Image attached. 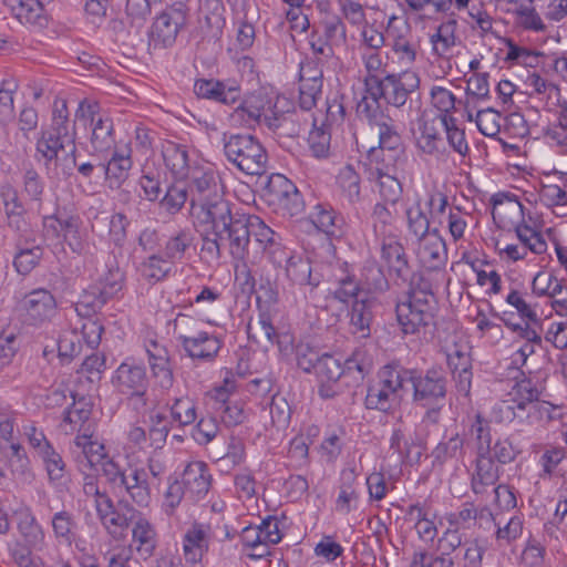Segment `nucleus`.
I'll list each match as a JSON object with an SVG mask.
<instances>
[{"instance_id": "57", "label": "nucleus", "mask_w": 567, "mask_h": 567, "mask_svg": "<svg viewBox=\"0 0 567 567\" xmlns=\"http://www.w3.org/2000/svg\"><path fill=\"white\" fill-rule=\"evenodd\" d=\"M355 478V474L352 470L342 473L343 483L337 498V509L341 513H350L353 507L352 505L358 501L359 494L352 486Z\"/></svg>"}, {"instance_id": "53", "label": "nucleus", "mask_w": 567, "mask_h": 567, "mask_svg": "<svg viewBox=\"0 0 567 567\" xmlns=\"http://www.w3.org/2000/svg\"><path fill=\"white\" fill-rule=\"evenodd\" d=\"M172 270L171 261L164 256L151 255L140 266L142 276L147 280L159 281Z\"/></svg>"}, {"instance_id": "8", "label": "nucleus", "mask_w": 567, "mask_h": 567, "mask_svg": "<svg viewBox=\"0 0 567 567\" xmlns=\"http://www.w3.org/2000/svg\"><path fill=\"white\" fill-rule=\"evenodd\" d=\"M286 102V99L278 97L272 105L264 95H251L237 106L230 115L233 124L254 128L256 125L265 123L269 128L280 126L284 118V112H279L278 104Z\"/></svg>"}, {"instance_id": "15", "label": "nucleus", "mask_w": 567, "mask_h": 567, "mask_svg": "<svg viewBox=\"0 0 567 567\" xmlns=\"http://www.w3.org/2000/svg\"><path fill=\"white\" fill-rule=\"evenodd\" d=\"M186 179L193 208L224 193L219 177L209 167L195 165Z\"/></svg>"}, {"instance_id": "55", "label": "nucleus", "mask_w": 567, "mask_h": 567, "mask_svg": "<svg viewBox=\"0 0 567 567\" xmlns=\"http://www.w3.org/2000/svg\"><path fill=\"white\" fill-rule=\"evenodd\" d=\"M456 122L453 115H445V117L442 118V125L444 126L450 146L454 152L465 157L470 152V147L465 138L464 130L458 128Z\"/></svg>"}, {"instance_id": "20", "label": "nucleus", "mask_w": 567, "mask_h": 567, "mask_svg": "<svg viewBox=\"0 0 567 567\" xmlns=\"http://www.w3.org/2000/svg\"><path fill=\"white\" fill-rule=\"evenodd\" d=\"M419 240L417 258L429 270H440L447 262V249L443 237L437 229L431 230L430 235Z\"/></svg>"}, {"instance_id": "54", "label": "nucleus", "mask_w": 567, "mask_h": 567, "mask_svg": "<svg viewBox=\"0 0 567 567\" xmlns=\"http://www.w3.org/2000/svg\"><path fill=\"white\" fill-rule=\"evenodd\" d=\"M321 38L332 49L342 48L347 44V27L339 17H331L322 22Z\"/></svg>"}, {"instance_id": "58", "label": "nucleus", "mask_w": 567, "mask_h": 567, "mask_svg": "<svg viewBox=\"0 0 567 567\" xmlns=\"http://www.w3.org/2000/svg\"><path fill=\"white\" fill-rule=\"evenodd\" d=\"M416 145L424 154L436 155L441 153L443 141L435 126L425 122L420 128V136L417 137Z\"/></svg>"}, {"instance_id": "3", "label": "nucleus", "mask_w": 567, "mask_h": 567, "mask_svg": "<svg viewBox=\"0 0 567 567\" xmlns=\"http://www.w3.org/2000/svg\"><path fill=\"white\" fill-rule=\"evenodd\" d=\"M436 299L431 284L423 278H413L405 300L396 303L398 323L404 334H416L433 322Z\"/></svg>"}, {"instance_id": "59", "label": "nucleus", "mask_w": 567, "mask_h": 567, "mask_svg": "<svg viewBox=\"0 0 567 567\" xmlns=\"http://www.w3.org/2000/svg\"><path fill=\"white\" fill-rule=\"evenodd\" d=\"M248 338L256 342L266 340L270 343L275 342L276 329L271 323L267 313H260L256 321H250L247 326Z\"/></svg>"}, {"instance_id": "25", "label": "nucleus", "mask_w": 567, "mask_h": 567, "mask_svg": "<svg viewBox=\"0 0 567 567\" xmlns=\"http://www.w3.org/2000/svg\"><path fill=\"white\" fill-rule=\"evenodd\" d=\"M112 156L107 162H99L105 178L121 184L128 176V172L133 166L132 150L128 144L117 145L113 147Z\"/></svg>"}, {"instance_id": "14", "label": "nucleus", "mask_w": 567, "mask_h": 567, "mask_svg": "<svg viewBox=\"0 0 567 567\" xmlns=\"http://www.w3.org/2000/svg\"><path fill=\"white\" fill-rule=\"evenodd\" d=\"M123 285V274L118 268L110 269L97 282L90 286L81 296L76 310L80 315H90L101 309L111 298L115 297Z\"/></svg>"}, {"instance_id": "43", "label": "nucleus", "mask_w": 567, "mask_h": 567, "mask_svg": "<svg viewBox=\"0 0 567 567\" xmlns=\"http://www.w3.org/2000/svg\"><path fill=\"white\" fill-rule=\"evenodd\" d=\"M381 254L383 260L399 277L406 275L409 265L405 251L403 246L394 239V235L383 238Z\"/></svg>"}, {"instance_id": "12", "label": "nucleus", "mask_w": 567, "mask_h": 567, "mask_svg": "<svg viewBox=\"0 0 567 567\" xmlns=\"http://www.w3.org/2000/svg\"><path fill=\"white\" fill-rule=\"evenodd\" d=\"M199 212L197 213V220L200 224L209 225L213 231L217 234L225 233L228 244H233L235 225L240 219H245V214H231L229 202L224 198V193L219 194L217 198H212L198 205Z\"/></svg>"}, {"instance_id": "24", "label": "nucleus", "mask_w": 567, "mask_h": 567, "mask_svg": "<svg viewBox=\"0 0 567 567\" xmlns=\"http://www.w3.org/2000/svg\"><path fill=\"white\" fill-rule=\"evenodd\" d=\"M498 480V467L491 455V450L476 451L475 468L472 474V489L475 494H483L487 487L494 486Z\"/></svg>"}, {"instance_id": "47", "label": "nucleus", "mask_w": 567, "mask_h": 567, "mask_svg": "<svg viewBox=\"0 0 567 567\" xmlns=\"http://www.w3.org/2000/svg\"><path fill=\"white\" fill-rule=\"evenodd\" d=\"M391 449L396 450L401 457L409 463L419 462L423 454L421 441L405 440L400 430H395L391 436Z\"/></svg>"}, {"instance_id": "62", "label": "nucleus", "mask_w": 567, "mask_h": 567, "mask_svg": "<svg viewBox=\"0 0 567 567\" xmlns=\"http://www.w3.org/2000/svg\"><path fill=\"white\" fill-rule=\"evenodd\" d=\"M409 231L417 239L430 235V221L420 204L409 207L405 212Z\"/></svg>"}, {"instance_id": "32", "label": "nucleus", "mask_w": 567, "mask_h": 567, "mask_svg": "<svg viewBox=\"0 0 567 567\" xmlns=\"http://www.w3.org/2000/svg\"><path fill=\"white\" fill-rule=\"evenodd\" d=\"M4 6L23 24L44 25V9L38 0H3Z\"/></svg>"}, {"instance_id": "19", "label": "nucleus", "mask_w": 567, "mask_h": 567, "mask_svg": "<svg viewBox=\"0 0 567 567\" xmlns=\"http://www.w3.org/2000/svg\"><path fill=\"white\" fill-rule=\"evenodd\" d=\"M130 511L133 524L132 546L142 559L147 560L155 554L157 547L156 529L144 514L133 508Z\"/></svg>"}, {"instance_id": "26", "label": "nucleus", "mask_w": 567, "mask_h": 567, "mask_svg": "<svg viewBox=\"0 0 567 567\" xmlns=\"http://www.w3.org/2000/svg\"><path fill=\"white\" fill-rule=\"evenodd\" d=\"M17 527L23 545L30 550L41 551L45 547V534L30 509L17 514Z\"/></svg>"}, {"instance_id": "34", "label": "nucleus", "mask_w": 567, "mask_h": 567, "mask_svg": "<svg viewBox=\"0 0 567 567\" xmlns=\"http://www.w3.org/2000/svg\"><path fill=\"white\" fill-rule=\"evenodd\" d=\"M95 511L101 524L113 537L122 535L128 527L130 523H132L131 516L127 517L125 514L120 513L114 507L111 498L102 499L97 504V508Z\"/></svg>"}, {"instance_id": "9", "label": "nucleus", "mask_w": 567, "mask_h": 567, "mask_svg": "<svg viewBox=\"0 0 567 567\" xmlns=\"http://www.w3.org/2000/svg\"><path fill=\"white\" fill-rule=\"evenodd\" d=\"M76 116L90 121V144L93 150V157L105 156L113 147L118 145L115 143L113 120L100 110L96 102L82 101L79 104Z\"/></svg>"}, {"instance_id": "35", "label": "nucleus", "mask_w": 567, "mask_h": 567, "mask_svg": "<svg viewBox=\"0 0 567 567\" xmlns=\"http://www.w3.org/2000/svg\"><path fill=\"white\" fill-rule=\"evenodd\" d=\"M204 18L199 21L200 29L206 38L218 39L225 27V7L221 0H212L208 6H202Z\"/></svg>"}, {"instance_id": "10", "label": "nucleus", "mask_w": 567, "mask_h": 567, "mask_svg": "<svg viewBox=\"0 0 567 567\" xmlns=\"http://www.w3.org/2000/svg\"><path fill=\"white\" fill-rule=\"evenodd\" d=\"M507 398L526 413L528 424H544L555 419L556 409L548 402L539 401V391L532 380L516 382Z\"/></svg>"}, {"instance_id": "11", "label": "nucleus", "mask_w": 567, "mask_h": 567, "mask_svg": "<svg viewBox=\"0 0 567 567\" xmlns=\"http://www.w3.org/2000/svg\"><path fill=\"white\" fill-rule=\"evenodd\" d=\"M188 20V7L184 2H174L154 18L150 30V40L154 47H172L178 33Z\"/></svg>"}, {"instance_id": "29", "label": "nucleus", "mask_w": 567, "mask_h": 567, "mask_svg": "<svg viewBox=\"0 0 567 567\" xmlns=\"http://www.w3.org/2000/svg\"><path fill=\"white\" fill-rule=\"evenodd\" d=\"M194 92L198 97L208 99L224 104H233L239 99V90L236 86H227L214 79H200L194 84Z\"/></svg>"}, {"instance_id": "42", "label": "nucleus", "mask_w": 567, "mask_h": 567, "mask_svg": "<svg viewBox=\"0 0 567 567\" xmlns=\"http://www.w3.org/2000/svg\"><path fill=\"white\" fill-rule=\"evenodd\" d=\"M286 272L293 284L309 286L311 290L320 284V277L312 274L310 261L301 257L289 258Z\"/></svg>"}, {"instance_id": "56", "label": "nucleus", "mask_w": 567, "mask_h": 567, "mask_svg": "<svg viewBox=\"0 0 567 567\" xmlns=\"http://www.w3.org/2000/svg\"><path fill=\"white\" fill-rule=\"evenodd\" d=\"M338 182L342 189V194L351 204L360 200V176L351 165H347L340 169Z\"/></svg>"}, {"instance_id": "27", "label": "nucleus", "mask_w": 567, "mask_h": 567, "mask_svg": "<svg viewBox=\"0 0 567 567\" xmlns=\"http://www.w3.org/2000/svg\"><path fill=\"white\" fill-rule=\"evenodd\" d=\"M221 346L223 341L216 334L198 331L196 337L187 340L183 349L193 360L210 362L217 357Z\"/></svg>"}, {"instance_id": "1", "label": "nucleus", "mask_w": 567, "mask_h": 567, "mask_svg": "<svg viewBox=\"0 0 567 567\" xmlns=\"http://www.w3.org/2000/svg\"><path fill=\"white\" fill-rule=\"evenodd\" d=\"M420 83L419 74L411 70L390 73L383 78L371 76L367 81V93L357 105V112L369 122V125L384 123L396 126L390 115L381 109L380 100L388 105L401 109L411 94L419 90Z\"/></svg>"}, {"instance_id": "40", "label": "nucleus", "mask_w": 567, "mask_h": 567, "mask_svg": "<svg viewBox=\"0 0 567 567\" xmlns=\"http://www.w3.org/2000/svg\"><path fill=\"white\" fill-rule=\"evenodd\" d=\"M367 178L370 183H374L383 202L394 205L401 198L403 188L398 173L368 175Z\"/></svg>"}, {"instance_id": "60", "label": "nucleus", "mask_w": 567, "mask_h": 567, "mask_svg": "<svg viewBox=\"0 0 567 567\" xmlns=\"http://www.w3.org/2000/svg\"><path fill=\"white\" fill-rule=\"evenodd\" d=\"M400 399L394 394L390 393V391H386L385 388L377 383L368 389L365 406L368 409L388 411Z\"/></svg>"}, {"instance_id": "23", "label": "nucleus", "mask_w": 567, "mask_h": 567, "mask_svg": "<svg viewBox=\"0 0 567 567\" xmlns=\"http://www.w3.org/2000/svg\"><path fill=\"white\" fill-rule=\"evenodd\" d=\"M162 157L165 167L176 179H186L189 172L197 165L189 156L185 145L172 141L162 144Z\"/></svg>"}, {"instance_id": "6", "label": "nucleus", "mask_w": 567, "mask_h": 567, "mask_svg": "<svg viewBox=\"0 0 567 567\" xmlns=\"http://www.w3.org/2000/svg\"><path fill=\"white\" fill-rule=\"evenodd\" d=\"M227 159L247 175L266 172L268 156L261 143L252 135H231L224 143Z\"/></svg>"}, {"instance_id": "51", "label": "nucleus", "mask_w": 567, "mask_h": 567, "mask_svg": "<svg viewBox=\"0 0 567 567\" xmlns=\"http://www.w3.org/2000/svg\"><path fill=\"white\" fill-rule=\"evenodd\" d=\"M360 287L368 293H381L389 289V282L379 266L369 265L363 268Z\"/></svg>"}, {"instance_id": "22", "label": "nucleus", "mask_w": 567, "mask_h": 567, "mask_svg": "<svg viewBox=\"0 0 567 567\" xmlns=\"http://www.w3.org/2000/svg\"><path fill=\"white\" fill-rule=\"evenodd\" d=\"M319 381V393L322 398L329 399L336 395L333 386L343 374V365L340 360L330 354H322L316 361L312 369Z\"/></svg>"}, {"instance_id": "48", "label": "nucleus", "mask_w": 567, "mask_h": 567, "mask_svg": "<svg viewBox=\"0 0 567 567\" xmlns=\"http://www.w3.org/2000/svg\"><path fill=\"white\" fill-rule=\"evenodd\" d=\"M533 2V0H529ZM515 23L524 30L544 32L546 24L536 9L529 4H519L513 10Z\"/></svg>"}, {"instance_id": "52", "label": "nucleus", "mask_w": 567, "mask_h": 567, "mask_svg": "<svg viewBox=\"0 0 567 567\" xmlns=\"http://www.w3.org/2000/svg\"><path fill=\"white\" fill-rule=\"evenodd\" d=\"M48 473L49 480L54 485H61L65 480V463L62 456L53 449L47 447L44 452L39 454Z\"/></svg>"}, {"instance_id": "17", "label": "nucleus", "mask_w": 567, "mask_h": 567, "mask_svg": "<svg viewBox=\"0 0 567 567\" xmlns=\"http://www.w3.org/2000/svg\"><path fill=\"white\" fill-rule=\"evenodd\" d=\"M93 433L94 429H85L84 433L78 434L73 440L75 450L72 453L81 473H85V470L92 471L107 457L105 446L92 440Z\"/></svg>"}, {"instance_id": "61", "label": "nucleus", "mask_w": 567, "mask_h": 567, "mask_svg": "<svg viewBox=\"0 0 567 567\" xmlns=\"http://www.w3.org/2000/svg\"><path fill=\"white\" fill-rule=\"evenodd\" d=\"M171 414L173 420L179 425H189L197 419L196 404L190 398L182 396L174 401Z\"/></svg>"}, {"instance_id": "63", "label": "nucleus", "mask_w": 567, "mask_h": 567, "mask_svg": "<svg viewBox=\"0 0 567 567\" xmlns=\"http://www.w3.org/2000/svg\"><path fill=\"white\" fill-rule=\"evenodd\" d=\"M493 414L499 423H511L516 421L518 426H523L526 420V413L518 410V406L508 398L497 403L493 409Z\"/></svg>"}, {"instance_id": "39", "label": "nucleus", "mask_w": 567, "mask_h": 567, "mask_svg": "<svg viewBox=\"0 0 567 567\" xmlns=\"http://www.w3.org/2000/svg\"><path fill=\"white\" fill-rule=\"evenodd\" d=\"M72 251L83 255L90 251V245L86 241V234L82 229V220L79 216H65L62 237Z\"/></svg>"}, {"instance_id": "36", "label": "nucleus", "mask_w": 567, "mask_h": 567, "mask_svg": "<svg viewBox=\"0 0 567 567\" xmlns=\"http://www.w3.org/2000/svg\"><path fill=\"white\" fill-rule=\"evenodd\" d=\"M90 416L91 410L84 402H74L73 405L65 411L60 427L66 435L75 432H78V434L84 433L85 429H94Z\"/></svg>"}, {"instance_id": "21", "label": "nucleus", "mask_w": 567, "mask_h": 567, "mask_svg": "<svg viewBox=\"0 0 567 567\" xmlns=\"http://www.w3.org/2000/svg\"><path fill=\"white\" fill-rule=\"evenodd\" d=\"M186 498L197 502L205 497L210 488L212 476L204 462H190L185 467L182 480Z\"/></svg>"}, {"instance_id": "31", "label": "nucleus", "mask_w": 567, "mask_h": 567, "mask_svg": "<svg viewBox=\"0 0 567 567\" xmlns=\"http://www.w3.org/2000/svg\"><path fill=\"white\" fill-rule=\"evenodd\" d=\"M445 519L449 526L460 530L470 528L472 523H478L480 526L484 522L489 523L493 520V514L487 507L476 508L473 504L465 503L458 511L446 514Z\"/></svg>"}, {"instance_id": "37", "label": "nucleus", "mask_w": 567, "mask_h": 567, "mask_svg": "<svg viewBox=\"0 0 567 567\" xmlns=\"http://www.w3.org/2000/svg\"><path fill=\"white\" fill-rule=\"evenodd\" d=\"M373 300L370 298L357 299L351 308L350 327L353 334L360 338L370 336V326L373 320Z\"/></svg>"}, {"instance_id": "41", "label": "nucleus", "mask_w": 567, "mask_h": 567, "mask_svg": "<svg viewBox=\"0 0 567 567\" xmlns=\"http://www.w3.org/2000/svg\"><path fill=\"white\" fill-rule=\"evenodd\" d=\"M412 371L400 368L395 364H388L382 368L379 373L380 381L378 382L386 391L401 399L404 385L411 382Z\"/></svg>"}, {"instance_id": "30", "label": "nucleus", "mask_w": 567, "mask_h": 567, "mask_svg": "<svg viewBox=\"0 0 567 567\" xmlns=\"http://www.w3.org/2000/svg\"><path fill=\"white\" fill-rule=\"evenodd\" d=\"M120 488H123L131 499L138 506H148L151 502V487L144 468H131L130 473L124 475L123 483L120 485Z\"/></svg>"}, {"instance_id": "50", "label": "nucleus", "mask_w": 567, "mask_h": 567, "mask_svg": "<svg viewBox=\"0 0 567 567\" xmlns=\"http://www.w3.org/2000/svg\"><path fill=\"white\" fill-rule=\"evenodd\" d=\"M395 215L383 203H377L372 210V224L377 236L382 238L394 235Z\"/></svg>"}, {"instance_id": "45", "label": "nucleus", "mask_w": 567, "mask_h": 567, "mask_svg": "<svg viewBox=\"0 0 567 567\" xmlns=\"http://www.w3.org/2000/svg\"><path fill=\"white\" fill-rule=\"evenodd\" d=\"M310 218L319 230L329 236H334L340 231L342 218L329 206L316 205Z\"/></svg>"}, {"instance_id": "64", "label": "nucleus", "mask_w": 567, "mask_h": 567, "mask_svg": "<svg viewBox=\"0 0 567 567\" xmlns=\"http://www.w3.org/2000/svg\"><path fill=\"white\" fill-rule=\"evenodd\" d=\"M431 104L440 112V118L452 115L455 110V95L447 89L434 85L430 92Z\"/></svg>"}, {"instance_id": "7", "label": "nucleus", "mask_w": 567, "mask_h": 567, "mask_svg": "<svg viewBox=\"0 0 567 567\" xmlns=\"http://www.w3.org/2000/svg\"><path fill=\"white\" fill-rule=\"evenodd\" d=\"M410 383L413 386V401L427 409L425 419L436 423L446 396L444 373L436 369H430L424 374L412 371Z\"/></svg>"}, {"instance_id": "46", "label": "nucleus", "mask_w": 567, "mask_h": 567, "mask_svg": "<svg viewBox=\"0 0 567 567\" xmlns=\"http://www.w3.org/2000/svg\"><path fill=\"white\" fill-rule=\"evenodd\" d=\"M193 240L194 237L189 230H179L167 239L164 247V256L171 261L172 265L183 260L186 251L193 244Z\"/></svg>"}, {"instance_id": "49", "label": "nucleus", "mask_w": 567, "mask_h": 567, "mask_svg": "<svg viewBox=\"0 0 567 567\" xmlns=\"http://www.w3.org/2000/svg\"><path fill=\"white\" fill-rule=\"evenodd\" d=\"M515 233L519 243L527 246L532 254L542 255L547 250V243L542 234L524 219L516 225Z\"/></svg>"}, {"instance_id": "18", "label": "nucleus", "mask_w": 567, "mask_h": 567, "mask_svg": "<svg viewBox=\"0 0 567 567\" xmlns=\"http://www.w3.org/2000/svg\"><path fill=\"white\" fill-rule=\"evenodd\" d=\"M25 321L32 326H40L50 321L56 313V301L45 289H35L22 300Z\"/></svg>"}, {"instance_id": "38", "label": "nucleus", "mask_w": 567, "mask_h": 567, "mask_svg": "<svg viewBox=\"0 0 567 567\" xmlns=\"http://www.w3.org/2000/svg\"><path fill=\"white\" fill-rule=\"evenodd\" d=\"M457 22L454 19L442 22L435 33L431 34L432 54L437 58H446L456 44Z\"/></svg>"}, {"instance_id": "13", "label": "nucleus", "mask_w": 567, "mask_h": 567, "mask_svg": "<svg viewBox=\"0 0 567 567\" xmlns=\"http://www.w3.org/2000/svg\"><path fill=\"white\" fill-rule=\"evenodd\" d=\"M112 384L120 394L125 395L134 403V409L146 405L145 394L148 381L145 368L123 362L115 370L112 377Z\"/></svg>"}, {"instance_id": "28", "label": "nucleus", "mask_w": 567, "mask_h": 567, "mask_svg": "<svg viewBox=\"0 0 567 567\" xmlns=\"http://www.w3.org/2000/svg\"><path fill=\"white\" fill-rule=\"evenodd\" d=\"M209 546V528L203 524H194L184 535L183 550L187 563L197 564L202 560Z\"/></svg>"}, {"instance_id": "16", "label": "nucleus", "mask_w": 567, "mask_h": 567, "mask_svg": "<svg viewBox=\"0 0 567 567\" xmlns=\"http://www.w3.org/2000/svg\"><path fill=\"white\" fill-rule=\"evenodd\" d=\"M267 195L271 203L277 204L290 216L303 210V200L298 188L284 175L274 174L267 183Z\"/></svg>"}, {"instance_id": "33", "label": "nucleus", "mask_w": 567, "mask_h": 567, "mask_svg": "<svg viewBox=\"0 0 567 567\" xmlns=\"http://www.w3.org/2000/svg\"><path fill=\"white\" fill-rule=\"evenodd\" d=\"M1 198L8 226L17 233L25 231L28 227L24 218L25 209L19 199L17 190L11 186H4L1 190Z\"/></svg>"}, {"instance_id": "2", "label": "nucleus", "mask_w": 567, "mask_h": 567, "mask_svg": "<svg viewBox=\"0 0 567 567\" xmlns=\"http://www.w3.org/2000/svg\"><path fill=\"white\" fill-rule=\"evenodd\" d=\"M75 138V124L70 120L66 101L55 100L51 125L42 131L37 141V153L42 156L48 169L54 164L56 176H69L76 166Z\"/></svg>"}, {"instance_id": "5", "label": "nucleus", "mask_w": 567, "mask_h": 567, "mask_svg": "<svg viewBox=\"0 0 567 567\" xmlns=\"http://www.w3.org/2000/svg\"><path fill=\"white\" fill-rule=\"evenodd\" d=\"M379 138V145L372 146L364 162L367 176L385 173H398L405 162L403 140L396 126L384 123L370 125Z\"/></svg>"}, {"instance_id": "44", "label": "nucleus", "mask_w": 567, "mask_h": 567, "mask_svg": "<svg viewBox=\"0 0 567 567\" xmlns=\"http://www.w3.org/2000/svg\"><path fill=\"white\" fill-rule=\"evenodd\" d=\"M51 527L59 544L70 546L73 543L78 528L73 514L68 511L56 512L51 518Z\"/></svg>"}, {"instance_id": "4", "label": "nucleus", "mask_w": 567, "mask_h": 567, "mask_svg": "<svg viewBox=\"0 0 567 567\" xmlns=\"http://www.w3.org/2000/svg\"><path fill=\"white\" fill-rule=\"evenodd\" d=\"M234 235L229 252L235 259L244 260L247 257L252 236L255 244L271 262L281 261L282 249L278 235L258 216L247 215L245 219H240L235 225Z\"/></svg>"}]
</instances>
